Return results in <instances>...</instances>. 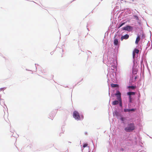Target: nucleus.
I'll return each mask as SVG.
<instances>
[{"instance_id":"f257e3e1","label":"nucleus","mask_w":152,"mask_h":152,"mask_svg":"<svg viewBox=\"0 0 152 152\" xmlns=\"http://www.w3.org/2000/svg\"><path fill=\"white\" fill-rule=\"evenodd\" d=\"M135 129V126L134 123L129 124L127 127L124 129L125 130L128 132L132 131Z\"/></svg>"},{"instance_id":"f03ea898","label":"nucleus","mask_w":152,"mask_h":152,"mask_svg":"<svg viewBox=\"0 0 152 152\" xmlns=\"http://www.w3.org/2000/svg\"><path fill=\"white\" fill-rule=\"evenodd\" d=\"M73 117L77 120H80V117L79 113L77 111H75L73 113Z\"/></svg>"},{"instance_id":"7ed1b4c3","label":"nucleus","mask_w":152,"mask_h":152,"mask_svg":"<svg viewBox=\"0 0 152 152\" xmlns=\"http://www.w3.org/2000/svg\"><path fill=\"white\" fill-rule=\"evenodd\" d=\"M115 95L116 96L117 99L118 101L121 100V94L118 91H117L116 93L115 94Z\"/></svg>"},{"instance_id":"20e7f679","label":"nucleus","mask_w":152,"mask_h":152,"mask_svg":"<svg viewBox=\"0 0 152 152\" xmlns=\"http://www.w3.org/2000/svg\"><path fill=\"white\" fill-rule=\"evenodd\" d=\"M123 30L129 31L132 29V27L129 26H126L122 28Z\"/></svg>"},{"instance_id":"39448f33","label":"nucleus","mask_w":152,"mask_h":152,"mask_svg":"<svg viewBox=\"0 0 152 152\" xmlns=\"http://www.w3.org/2000/svg\"><path fill=\"white\" fill-rule=\"evenodd\" d=\"M129 35L128 34H126L124 36H122L121 38V40H123L124 39H128L129 37Z\"/></svg>"},{"instance_id":"423d86ee","label":"nucleus","mask_w":152,"mask_h":152,"mask_svg":"<svg viewBox=\"0 0 152 152\" xmlns=\"http://www.w3.org/2000/svg\"><path fill=\"white\" fill-rule=\"evenodd\" d=\"M139 50L137 49H135L134 50V51L133 53V56L134 57L135 56V53H136L137 54L138 53H139Z\"/></svg>"},{"instance_id":"0eeeda50","label":"nucleus","mask_w":152,"mask_h":152,"mask_svg":"<svg viewBox=\"0 0 152 152\" xmlns=\"http://www.w3.org/2000/svg\"><path fill=\"white\" fill-rule=\"evenodd\" d=\"M140 40V37L139 36H138L136 39L135 41V43L137 44L139 42Z\"/></svg>"},{"instance_id":"6e6552de","label":"nucleus","mask_w":152,"mask_h":152,"mask_svg":"<svg viewBox=\"0 0 152 152\" xmlns=\"http://www.w3.org/2000/svg\"><path fill=\"white\" fill-rule=\"evenodd\" d=\"M114 45H117L118 44V39H115L114 41Z\"/></svg>"},{"instance_id":"1a4fd4ad","label":"nucleus","mask_w":152,"mask_h":152,"mask_svg":"<svg viewBox=\"0 0 152 152\" xmlns=\"http://www.w3.org/2000/svg\"><path fill=\"white\" fill-rule=\"evenodd\" d=\"M119 102L118 100H115L112 102V104L113 105H115L118 104L119 103Z\"/></svg>"},{"instance_id":"9d476101","label":"nucleus","mask_w":152,"mask_h":152,"mask_svg":"<svg viewBox=\"0 0 152 152\" xmlns=\"http://www.w3.org/2000/svg\"><path fill=\"white\" fill-rule=\"evenodd\" d=\"M135 93L133 92H129L127 93V94L129 96H131V95H134Z\"/></svg>"},{"instance_id":"9b49d317","label":"nucleus","mask_w":152,"mask_h":152,"mask_svg":"<svg viewBox=\"0 0 152 152\" xmlns=\"http://www.w3.org/2000/svg\"><path fill=\"white\" fill-rule=\"evenodd\" d=\"M136 88V86H129L128 87V88H131L132 89H134Z\"/></svg>"},{"instance_id":"f8f14e48","label":"nucleus","mask_w":152,"mask_h":152,"mask_svg":"<svg viewBox=\"0 0 152 152\" xmlns=\"http://www.w3.org/2000/svg\"><path fill=\"white\" fill-rule=\"evenodd\" d=\"M111 87L113 88L117 87L118 86V85L116 84H111Z\"/></svg>"},{"instance_id":"ddd939ff","label":"nucleus","mask_w":152,"mask_h":152,"mask_svg":"<svg viewBox=\"0 0 152 152\" xmlns=\"http://www.w3.org/2000/svg\"><path fill=\"white\" fill-rule=\"evenodd\" d=\"M129 102H131L132 101V98L131 97V96H129Z\"/></svg>"},{"instance_id":"4468645a","label":"nucleus","mask_w":152,"mask_h":152,"mask_svg":"<svg viewBox=\"0 0 152 152\" xmlns=\"http://www.w3.org/2000/svg\"><path fill=\"white\" fill-rule=\"evenodd\" d=\"M118 101L119 102V106L120 107H122V100H121V101Z\"/></svg>"},{"instance_id":"2eb2a0df","label":"nucleus","mask_w":152,"mask_h":152,"mask_svg":"<svg viewBox=\"0 0 152 152\" xmlns=\"http://www.w3.org/2000/svg\"><path fill=\"white\" fill-rule=\"evenodd\" d=\"M124 111L125 112H130V110L129 109H125L124 110Z\"/></svg>"},{"instance_id":"dca6fc26","label":"nucleus","mask_w":152,"mask_h":152,"mask_svg":"<svg viewBox=\"0 0 152 152\" xmlns=\"http://www.w3.org/2000/svg\"><path fill=\"white\" fill-rule=\"evenodd\" d=\"M115 115L117 117H118L119 115H120V114L118 112H116L115 113Z\"/></svg>"},{"instance_id":"f3484780","label":"nucleus","mask_w":152,"mask_h":152,"mask_svg":"<svg viewBox=\"0 0 152 152\" xmlns=\"http://www.w3.org/2000/svg\"><path fill=\"white\" fill-rule=\"evenodd\" d=\"M125 23H122L120 24L119 27V28L121 27L122 26L124 25L125 24Z\"/></svg>"},{"instance_id":"a211bd4d","label":"nucleus","mask_w":152,"mask_h":152,"mask_svg":"<svg viewBox=\"0 0 152 152\" xmlns=\"http://www.w3.org/2000/svg\"><path fill=\"white\" fill-rule=\"evenodd\" d=\"M87 145H88L87 144L85 143V144H84V145H83V147L85 148V147H86L87 146Z\"/></svg>"},{"instance_id":"6ab92c4d","label":"nucleus","mask_w":152,"mask_h":152,"mask_svg":"<svg viewBox=\"0 0 152 152\" xmlns=\"http://www.w3.org/2000/svg\"><path fill=\"white\" fill-rule=\"evenodd\" d=\"M130 110V112H131V111H134L135 109H129Z\"/></svg>"},{"instance_id":"aec40b11","label":"nucleus","mask_w":152,"mask_h":152,"mask_svg":"<svg viewBox=\"0 0 152 152\" xmlns=\"http://www.w3.org/2000/svg\"><path fill=\"white\" fill-rule=\"evenodd\" d=\"M121 119L122 121H123L124 120V118L121 117Z\"/></svg>"},{"instance_id":"412c9836","label":"nucleus","mask_w":152,"mask_h":152,"mask_svg":"<svg viewBox=\"0 0 152 152\" xmlns=\"http://www.w3.org/2000/svg\"><path fill=\"white\" fill-rule=\"evenodd\" d=\"M137 78V76H135V77H134V79H135V80H136Z\"/></svg>"},{"instance_id":"4be33fe9","label":"nucleus","mask_w":152,"mask_h":152,"mask_svg":"<svg viewBox=\"0 0 152 152\" xmlns=\"http://www.w3.org/2000/svg\"><path fill=\"white\" fill-rule=\"evenodd\" d=\"M137 18L138 19V18L137 17V16H136Z\"/></svg>"},{"instance_id":"5701e85b","label":"nucleus","mask_w":152,"mask_h":152,"mask_svg":"<svg viewBox=\"0 0 152 152\" xmlns=\"http://www.w3.org/2000/svg\"><path fill=\"white\" fill-rule=\"evenodd\" d=\"M0 89L1 90H2V88H1Z\"/></svg>"},{"instance_id":"b1692460","label":"nucleus","mask_w":152,"mask_h":152,"mask_svg":"<svg viewBox=\"0 0 152 152\" xmlns=\"http://www.w3.org/2000/svg\"><path fill=\"white\" fill-rule=\"evenodd\" d=\"M134 0H133V1Z\"/></svg>"}]
</instances>
